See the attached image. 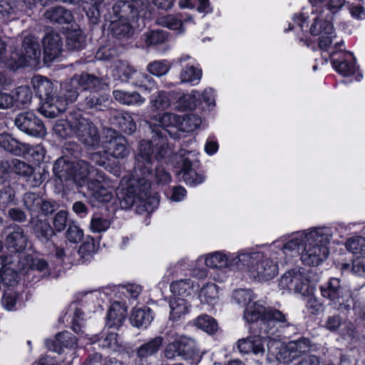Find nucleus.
<instances>
[{"label": "nucleus", "instance_id": "a211bd4d", "mask_svg": "<svg viewBox=\"0 0 365 365\" xmlns=\"http://www.w3.org/2000/svg\"><path fill=\"white\" fill-rule=\"evenodd\" d=\"M153 122L148 123L151 133L153 134L150 139L155 135V130H159L160 134L167 139L165 133L162 131L160 128H167L169 127L180 128V115L165 112L163 113H157L150 117Z\"/></svg>", "mask_w": 365, "mask_h": 365}, {"label": "nucleus", "instance_id": "473e14b6", "mask_svg": "<svg viewBox=\"0 0 365 365\" xmlns=\"http://www.w3.org/2000/svg\"><path fill=\"white\" fill-rule=\"evenodd\" d=\"M163 337L158 336L140 345L137 349V356L140 359H147L156 354L163 343Z\"/></svg>", "mask_w": 365, "mask_h": 365}, {"label": "nucleus", "instance_id": "4d7b16f0", "mask_svg": "<svg viewBox=\"0 0 365 365\" xmlns=\"http://www.w3.org/2000/svg\"><path fill=\"white\" fill-rule=\"evenodd\" d=\"M346 3V0H329L325 9L321 10V17L333 19Z\"/></svg>", "mask_w": 365, "mask_h": 365}, {"label": "nucleus", "instance_id": "774afa93", "mask_svg": "<svg viewBox=\"0 0 365 365\" xmlns=\"http://www.w3.org/2000/svg\"><path fill=\"white\" fill-rule=\"evenodd\" d=\"M78 83L73 82V78L68 83H66L64 85V89L66 93H64V97H62L63 100L68 103V102L73 103L75 101L78 96V91L76 88V86Z\"/></svg>", "mask_w": 365, "mask_h": 365}, {"label": "nucleus", "instance_id": "ea45409f", "mask_svg": "<svg viewBox=\"0 0 365 365\" xmlns=\"http://www.w3.org/2000/svg\"><path fill=\"white\" fill-rule=\"evenodd\" d=\"M202 123L201 118L195 113H189L180 115L179 130L182 132H192Z\"/></svg>", "mask_w": 365, "mask_h": 365}, {"label": "nucleus", "instance_id": "864d4df0", "mask_svg": "<svg viewBox=\"0 0 365 365\" xmlns=\"http://www.w3.org/2000/svg\"><path fill=\"white\" fill-rule=\"evenodd\" d=\"M343 270H350L352 274L357 277L365 278V257H358L352 261L351 265L343 264Z\"/></svg>", "mask_w": 365, "mask_h": 365}, {"label": "nucleus", "instance_id": "8fccbe9b", "mask_svg": "<svg viewBox=\"0 0 365 365\" xmlns=\"http://www.w3.org/2000/svg\"><path fill=\"white\" fill-rule=\"evenodd\" d=\"M195 324L196 327L208 334H214L217 331L218 325L216 320L210 316L204 314L198 317Z\"/></svg>", "mask_w": 365, "mask_h": 365}, {"label": "nucleus", "instance_id": "5fc2aeb1", "mask_svg": "<svg viewBox=\"0 0 365 365\" xmlns=\"http://www.w3.org/2000/svg\"><path fill=\"white\" fill-rule=\"evenodd\" d=\"M233 299L242 307H247L256 299V295L250 289H240L233 293Z\"/></svg>", "mask_w": 365, "mask_h": 365}, {"label": "nucleus", "instance_id": "f3484780", "mask_svg": "<svg viewBox=\"0 0 365 365\" xmlns=\"http://www.w3.org/2000/svg\"><path fill=\"white\" fill-rule=\"evenodd\" d=\"M310 341L306 338L289 341L285 347L280 351L279 355L284 363L292 361L300 358L309 351Z\"/></svg>", "mask_w": 365, "mask_h": 365}, {"label": "nucleus", "instance_id": "20e7f679", "mask_svg": "<svg viewBox=\"0 0 365 365\" xmlns=\"http://www.w3.org/2000/svg\"><path fill=\"white\" fill-rule=\"evenodd\" d=\"M31 83L36 95L42 101V114L48 118H54L66 110L67 103L61 96H56V88L50 80L37 76L32 78Z\"/></svg>", "mask_w": 365, "mask_h": 365}, {"label": "nucleus", "instance_id": "0e129e2a", "mask_svg": "<svg viewBox=\"0 0 365 365\" xmlns=\"http://www.w3.org/2000/svg\"><path fill=\"white\" fill-rule=\"evenodd\" d=\"M104 0H102L96 4H94V1L92 2L90 1L88 2H83V4H86V6H84L83 9L86 10V14L91 23H97L100 16L98 6Z\"/></svg>", "mask_w": 365, "mask_h": 365}, {"label": "nucleus", "instance_id": "b1692460", "mask_svg": "<svg viewBox=\"0 0 365 365\" xmlns=\"http://www.w3.org/2000/svg\"><path fill=\"white\" fill-rule=\"evenodd\" d=\"M333 56L331 63L335 70L340 74L349 76L354 73L356 71L355 58L349 52H343L342 56L334 58V52H331Z\"/></svg>", "mask_w": 365, "mask_h": 365}, {"label": "nucleus", "instance_id": "412c9836", "mask_svg": "<svg viewBox=\"0 0 365 365\" xmlns=\"http://www.w3.org/2000/svg\"><path fill=\"white\" fill-rule=\"evenodd\" d=\"M107 136L110 137L106 147L109 155L115 158H124L128 155V141L125 137L117 135L112 129L107 130Z\"/></svg>", "mask_w": 365, "mask_h": 365}, {"label": "nucleus", "instance_id": "338daca9", "mask_svg": "<svg viewBox=\"0 0 365 365\" xmlns=\"http://www.w3.org/2000/svg\"><path fill=\"white\" fill-rule=\"evenodd\" d=\"M66 237L70 242L78 243L83 237V231L76 225H69L66 232Z\"/></svg>", "mask_w": 365, "mask_h": 365}, {"label": "nucleus", "instance_id": "6ab92c4d", "mask_svg": "<svg viewBox=\"0 0 365 365\" xmlns=\"http://www.w3.org/2000/svg\"><path fill=\"white\" fill-rule=\"evenodd\" d=\"M12 165L14 172L24 178L31 187H38L43 182V175L26 163L14 159L12 160Z\"/></svg>", "mask_w": 365, "mask_h": 365}, {"label": "nucleus", "instance_id": "58836bf2", "mask_svg": "<svg viewBox=\"0 0 365 365\" xmlns=\"http://www.w3.org/2000/svg\"><path fill=\"white\" fill-rule=\"evenodd\" d=\"M199 298L202 302L215 304L219 298L218 287L213 283L204 285L200 292Z\"/></svg>", "mask_w": 365, "mask_h": 365}, {"label": "nucleus", "instance_id": "4c0bfd02", "mask_svg": "<svg viewBox=\"0 0 365 365\" xmlns=\"http://www.w3.org/2000/svg\"><path fill=\"white\" fill-rule=\"evenodd\" d=\"M194 287V282L189 279H186L173 282L170 284V289L173 294L186 297L191 295Z\"/></svg>", "mask_w": 365, "mask_h": 365}, {"label": "nucleus", "instance_id": "603ef678", "mask_svg": "<svg viewBox=\"0 0 365 365\" xmlns=\"http://www.w3.org/2000/svg\"><path fill=\"white\" fill-rule=\"evenodd\" d=\"M131 80L133 85L146 91H150L155 87L153 79L144 73L135 71Z\"/></svg>", "mask_w": 365, "mask_h": 365}, {"label": "nucleus", "instance_id": "c85d7f7f", "mask_svg": "<svg viewBox=\"0 0 365 365\" xmlns=\"http://www.w3.org/2000/svg\"><path fill=\"white\" fill-rule=\"evenodd\" d=\"M182 165L181 170L178 173L180 180H182L187 185L190 186H196L204 182L205 177L192 169L190 160L184 159Z\"/></svg>", "mask_w": 365, "mask_h": 365}, {"label": "nucleus", "instance_id": "e2e57ef3", "mask_svg": "<svg viewBox=\"0 0 365 365\" xmlns=\"http://www.w3.org/2000/svg\"><path fill=\"white\" fill-rule=\"evenodd\" d=\"M110 226L109 220L100 217L93 216L90 223V230L92 232H102L106 231Z\"/></svg>", "mask_w": 365, "mask_h": 365}, {"label": "nucleus", "instance_id": "79ce46f5", "mask_svg": "<svg viewBox=\"0 0 365 365\" xmlns=\"http://www.w3.org/2000/svg\"><path fill=\"white\" fill-rule=\"evenodd\" d=\"M86 38L81 31L74 30L68 34L66 47L71 51H80L85 48Z\"/></svg>", "mask_w": 365, "mask_h": 365}, {"label": "nucleus", "instance_id": "37998d69", "mask_svg": "<svg viewBox=\"0 0 365 365\" xmlns=\"http://www.w3.org/2000/svg\"><path fill=\"white\" fill-rule=\"evenodd\" d=\"M122 345L123 340L121 337L117 333L113 331L107 333L105 336L99 340V346L113 351H118Z\"/></svg>", "mask_w": 365, "mask_h": 365}, {"label": "nucleus", "instance_id": "2eb2a0df", "mask_svg": "<svg viewBox=\"0 0 365 365\" xmlns=\"http://www.w3.org/2000/svg\"><path fill=\"white\" fill-rule=\"evenodd\" d=\"M240 254H230L227 255L221 252H216L208 255L204 259L207 267L212 269H241V262H238Z\"/></svg>", "mask_w": 365, "mask_h": 365}, {"label": "nucleus", "instance_id": "13d9d810", "mask_svg": "<svg viewBox=\"0 0 365 365\" xmlns=\"http://www.w3.org/2000/svg\"><path fill=\"white\" fill-rule=\"evenodd\" d=\"M346 247L354 254H365V237L356 236L349 238L346 242Z\"/></svg>", "mask_w": 365, "mask_h": 365}, {"label": "nucleus", "instance_id": "a19ab883", "mask_svg": "<svg viewBox=\"0 0 365 365\" xmlns=\"http://www.w3.org/2000/svg\"><path fill=\"white\" fill-rule=\"evenodd\" d=\"M199 97L200 94L197 91H192L188 94H183L179 97L175 108L180 111L194 109L197 106Z\"/></svg>", "mask_w": 365, "mask_h": 365}, {"label": "nucleus", "instance_id": "5701e85b", "mask_svg": "<svg viewBox=\"0 0 365 365\" xmlns=\"http://www.w3.org/2000/svg\"><path fill=\"white\" fill-rule=\"evenodd\" d=\"M77 339L71 332L63 331L56 335L55 339H46L45 344L48 349L61 354L64 349H72L76 346Z\"/></svg>", "mask_w": 365, "mask_h": 365}, {"label": "nucleus", "instance_id": "a878e982", "mask_svg": "<svg viewBox=\"0 0 365 365\" xmlns=\"http://www.w3.org/2000/svg\"><path fill=\"white\" fill-rule=\"evenodd\" d=\"M43 16L51 23L58 24H68L73 21L71 11L63 6H58L47 9Z\"/></svg>", "mask_w": 365, "mask_h": 365}, {"label": "nucleus", "instance_id": "9d476101", "mask_svg": "<svg viewBox=\"0 0 365 365\" xmlns=\"http://www.w3.org/2000/svg\"><path fill=\"white\" fill-rule=\"evenodd\" d=\"M307 274L304 269H294L285 272L279 281L282 289L304 295L309 289Z\"/></svg>", "mask_w": 365, "mask_h": 365}, {"label": "nucleus", "instance_id": "1a4fd4ad", "mask_svg": "<svg viewBox=\"0 0 365 365\" xmlns=\"http://www.w3.org/2000/svg\"><path fill=\"white\" fill-rule=\"evenodd\" d=\"M319 290L322 297L329 300V305L341 312H347L351 309V296L346 297L342 291L341 281L339 278L331 277Z\"/></svg>", "mask_w": 365, "mask_h": 365}, {"label": "nucleus", "instance_id": "f704fd0d", "mask_svg": "<svg viewBox=\"0 0 365 365\" xmlns=\"http://www.w3.org/2000/svg\"><path fill=\"white\" fill-rule=\"evenodd\" d=\"M153 319L150 308H138L133 309L130 322L133 326L138 328H146Z\"/></svg>", "mask_w": 365, "mask_h": 365}, {"label": "nucleus", "instance_id": "c9c22d12", "mask_svg": "<svg viewBox=\"0 0 365 365\" xmlns=\"http://www.w3.org/2000/svg\"><path fill=\"white\" fill-rule=\"evenodd\" d=\"M0 147L15 155H19L28 149L26 143L18 141L8 133L0 134Z\"/></svg>", "mask_w": 365, "mask_h": 365}, {"label": "nucleus", "instance_id": "c756f323", "mask_svg": "<svg viewBox=\"0 0 365 365\" xmlns=\"http://www.w3.org/2000/svg\"><path fill=\"white\" fill-rule=\"evenodd\" d=\"M30 223L34 235L42 242H48L53 235V230L47 220L31 217Z\"/></svg>", "mask_w": 365, "mask_h": 365}, {"label": "nucleus", "instance_id": "3c124183", "mask_svg": "<svg viewBox=\"0 0 365 365\" xmlns=\"http://www.w3.org/2000/svg\"><path fill=\"white\" fill-rule=\"evenodd\" d=\"M113 71L116 76L122 80L131 79L135 71L127 61L119 60L113 64Z\"/></svg>", "mask_w": 365, "mask_h": 365}, {"label": "nucleus", "instance_id": "7ed1b4c3", "mask_svg": "<svg viewBox=\"0 0 365 365\" xmlns=\"http://www.w3.org/2000/svg\"><path fill=\"white\" fill-rule=\"evenodd\" d=\"M73 181L79 186L86 185L91 200L110 202L113 196L115 185L106 174L82 160L75 161Z\"/></svg>", "mask_w": 365, "mask_h": 365}, {"label": "nucleus", "instance_id": "a18cd8bd", "mask_svg": "<svg viewBox=\"0 0 365 365\" xmlns=\"http://www.w3.org/2000/svg\"><path fill=\"white\" fill-rule=\"evenodd\" d=\"M202 77V71L194 66H187L182 69L180 75L181 82L196 85Z\"/></svg>", "mask_w": 365, "mask_h": 365}, {"label": "nucleus", "instance_id": "052dcab7", "mask_svg": "<svg viewBox=\"0 0 365 365\" xmlns=\"http://www.w3.org/2000/svg\"><path fill=\"white\" fill-rule=\"evenodd\" d=\"M304 299L306 307L312 314H317L322 309V304L312 293L308 292L302 295Z\"/></svg>", "mask_w": 365, "mask_h": 365}, {"label": "nucleus", "instance_id": "680f3d73", "mask_svg": "<svg viewBox=\"0 0 365 365\" xmlns=\"http://www.w3.org/2000/svg\"><path fill=\"white\" fill-rule=\"evenodd\" d=\"M159 25L172 30H179L182 26V20L173 15H166L158 19Z\"/></svg>", "mask_w": 365, "mask_h": 365}, {"label": "nucleus", "instance_id": "423d86ee", "mask_svg": "<svg viewBox=\"0 0 365 365\" xmlns=\"http://www.w3.org/2000/svg\"><path fill=\"white\" fill-rule=\"evenodd\" d=\"M244 319L249 323L261 319L264 327L278 323L280 327L284 328L291 324L284 314L274 309H266L264 305L259 301L247 305L244 311Z\"/></svg>", "mask_w": 365, "mask_h": 365}, {"label": "nucleus", "instance_id": "bb28decb", "mask_svg": "<svg viewBox=\"0 0 365 365\" xmlns=\"http://www.w3.org/2000/svg\"><path fill=\"white\" fill-rule=\"evenodd\" d=\"M75 170V161H70L65 158H60L56 160L53 170L61 182L73 181V172Z\"/></svg>", "mask_w": 365, "mask_h": 365}, {"label": "nucleus", "instance_id": "0eeeda50", "mask_svg": "<svg viewBox=\"0 0 365 365\" xmlns=\"http://www.w3.org/2000/svg\"><path fill=\"white\" fill-rule=\"evenodd\" d=\"M41 56L38 42L33 36L24 38L21 52L12 51L6 61L7 67L16 70L20 67L35 65Z\"/></svg>", "mask_w": 365, "mask_h": 365}, {"label": "nucleus", "instance_id": "49530a36", "mask_svg": "<svg viewBox=\"0 0 365 365\" xmlns=\"http://www.w3.org/2000/svg\"><path fill=\"white\" fill-rule=\"evenodd\" d=\"M109 98L107 95L90 94L84 99L83 106L86 108L102 110L106 107Z\"/></svg>", "mask_w": 365, "mask_h": 365}, {"label": "nucleus", "instance_id": "e433bc0d", "mask_svg": "<svg viewBox=\"0 0 365 365\" xmlns=\"http://www.w3.org/2000/svg\"><path fill=\"white\" fill-rule=\"evenodd\" d=\"M175 98V93L173 91L168 93L160 91L156 94L153 95L150 103L155 110H163L170 106Z\"/></svg>", "mask_w": 365, "mask_h": 365}, {"label": "nucleus", "instance_id": "c03bdc74", "mask_svg": "<svg viewBox=\"0 0 365 365\" xmlns=\"http://www.w3.org/2000/svg\"><path fill=\"white\" fill-rule=\"evenodd\" d=\"M110 29L112 35L117 38L128 37L133 32L128 21L120 19L111 22Z\"/></svg>", "mask_w": 365, "mask_h": 365}, {"label": "nucleus", "instance_id": "aec40b11", "mask_svg": "<svg viewBox=\"0 0 365 365\" xmlns=\"http://www.w3.org/2000/svg\"><path fill=\"white\" fill-rule=\"evenodd\" d=\"M73 82L78 83L85 91L98 92L106 89L108 86L106 79L94 74L82 73L73 78Z\"/></svg>", "mask_w": 365, "mask_h": 365}, {"label": "nucleus", "instance_id": "cd10ccee", "mask_svg": "<svg viewBox=\"0 0 365 365\" xmlns=\"http://www.w3.org/2000/svg\"><path fill=\"white\" fill-rule=\"evenodd\" d=\"M127 316L126 308L120 302H114L108 309L106 326L109 328H119Z\"/></svg>", "mask_w": 365, "mask_h": 365}, {"label": "nucleus", "instance_id": "f03ea898", "mask_svg": "<svg viewBox=\"0 0 365 365\" xmlns=\"http://www.w3.org/2000/svg\"><path fill=\"white\" fill-rule=\"evenodd\" d=\"M329 227H319L308 232L296 233L283 247L272 251L269 256L261 252L240 253L238 262L241 269L247 267L250 276L257 281H268L278 274V262L300 254L302 262L308 266H317L325 260L329 250L328 244L332 237Z\"/></svg>", "mask_w": 365, "mask_h": 365}, {"label": "nucleus", "instance_id": "4be33fe9", "mask_svg": "<svg viewBox=\"0 0 365 365\" xmlns=\"http://www.w3.org/2000/svg\"><path fill=\"white\" fill-rule=\"evenodd\" d=\"M265 340L259 336H252L239 339L236 342V347L241 354H248L252 353L256 356H263Z\"/></svg>", "mask_w": 365, "mask_h": 365}, {"label": "nucleus", "instance_id": "7c9ffc66", "mask_svg": "<svg viewBox=\"0 0 365 365\" xmlns=\"http://www.w3.org/2000/svg\"><path fill=\"white\" fill-rule=\"evenodd\" d=\"M110 121L127 134H133L136 130V124L128 113L114 111L110 117Z\"/></svg>", "mask_w": 365, "mask_h": 365}, {"label": "nucleus", "instance_id": "39448f33", "mask_svg": "<svg viewBox=\"0 0 365 365\" xmlns=\"http://www.w3.org/2000/svg\"><path fill=\"white\" fill-rule=\"evenodd\" d=\"M73 134L86 147L96 148L100 145L101 137L97 126L83 115L79 109L71 110Z\"/></svg>", "mask_w": 365, "mask_h": 365}, {"label": "nucleus", "instance_id": "de8ad7c7", "mask_svg": "<svg viewBox=\"0 0 365 365\" xmlns=\"http://www.w3.org/2000/svg\"><path fill=\"white\" fill-rule=\"evenodd\" d=\"M143 40L148 46L162 44L168 39V34L163 30H151L143 35Z\"/></svg>", "mask_w": 365, "mask_h": 365}, {"label": "nucleus", "instance_id": "2f4dec72", "mask_svg": "<svg viewBox=\"0 0 365 365\" xmlns=\"http://www.w3.org/2000/svg\"><path fill=\"white\" fill-rule=\"evenodd\" d=\"M190 304L183 298L174 297L170 300V319L179 321L189 313Z\"/></svg>", "mask_w": 365, "mask_h": 365}, {"label": "nucleus", "instance_id": "6e6552de", "mask_svg": "<svg viewBox=\"0 0 365 365\" xmlns=\"http://www.w3.org/2000/svg\"><path fill=\"white\" fill-rule=\"evenodd\" d=\"M173 340L165 346L163 354L168 360L180 358L190 360L198 354L196 341L184 334H175Z\"/></svg>", "mask_w": 365, "mask_h": 365}, {"label": "nucleus", "instance_id": "f257e3e1", "mask_svg": "<svg viewBox=\"0 0 365 365\" xmlns=\"http://www.w3.org/2000/svg\"><path fill=\"white\" fill-rule=\"evenodd\" d=\"M155 134L152 139L140 141L133 179L123 190L120 200L122 208L135 205L136 212L140 214L152 212L158 206V197L150 192L151 181L155 180L157 183L164 185L171 180L170 175L158 164L160 161L167 162L172 150L168 139L159 130H155Z\"/></svg>", "mask_w": 365, "mask_h": 365}, {"label": "nucleus", "instance_id": "4468645a", "mask_svg": "<svg viewBox=\"0 0 365 365\" xmlns=\"http://www.w3.org/2000/svg\"><path fill=\"white\" fill-rule=\"evenodd\" d=\"M23 202L29 212L31 218L36 217L39 214L49 215L56 210L55 203L45 200L39 195L32 192L24 195Z\"/></svg>", "mask_w": 365, "mask_h": 365}, {"label": "nucleus", "instance_id": "ddd939ff", "mask_svg": "<svg viewBox=\"0 0 365 365\" xmlns=\"http://www.w3.org/2000/svg\"><path fill=\"white\" fill-rule=\"evenodd\" d=\"M15 125L20 130L31 136L41 138L46 134L43 122L33 112L19 113L15 119Z\"/></svg>", "mask_w": 365, "mask_h": 365}, {"label": "nucleus", "instance_id": "6e6d98bb", "mask_svg": "<svg viewBox=\"0 0 365 365\" xmlns=\"http://www.w3.org/2000/svg\"><path fill=\"white\" fill-rule=\"evenodd\" d=\"M345 323V318L339 313L334 312L328 315L324 321V327L327 330L335 332Z\"/></svg>", "mask_w": 365, "mask_h": 365}, {"label": "nucleus", "instance_id": "72a5a7b5", "mask_svg": "<svg viewBox=\"0 0 365 365\" xmlns=\"http://www.w3.org/2000/svg\"><path fill=\"white\" fill-rule=\"evenodd\" d=\"M113 98L121 104L127 106H140L145 99L135 91L129 92L115 90L113 92Z\"/></svg>", "mask_w": 365, "mask_h": 365}, {"label": "nucleus", "instance_id": "393cba45", "mask_svg": "<svg viewBox=\"0 0 365 365\" xmlns=\"http://www.w3.org/2000/svg\"><path fill=\"white\" fill-rule=\"evenodd\" d=\"M28 245V237L20 227L14 228L6 238V245L11 252H21Z\"/></svg>", "mask_w": 365, "mask_h": 365}, {"label": "nucleus", "instance_id": "09e8293b", "mask_svg": "<svg viewBox=\"0 0 365 365\" xmlns=\"http://www.w3.org/2000/svg\"><path fill=\"white\" fill-rule=\"evenodd\" d=\"M53 130L54 134L61 138H66L73 133L71 111L69 112V121L58 120L55 123Z\"/></svg>", "mask_w": 365, "mask_h": 365}, {"label": "nucleus", "instance_id": "dca6fc26", "mask_svg": "<svg viewBox=\"0 0 365 365\" xmlns=\"http://www.w3.org/2000/svg\"><path fill=\"white\" fill-rule=\"evenodd\" d=\"M43 46L46 61H52L58 57L63 50V41L59 33L48 29L43 38Z\"/></svg>", "mask_w": 365, "mask_h": 365}, {"label": "nucleus", "instance_id": "9b49d317", "mask_svg": "<svg viewBox=\"0 0 365 365\" xmlns=\"http://www.w3.org/2000/svg\"><path fill=\"white\" fill-rule=\"evenodd\" d=\"M149 5V0L119 1L114 4L113 11L120 19L135 21L138 16L145 14Z\"/></svg>", "mask_w": 365, "mask_h": 365}, {"label": "nucleus", "instance_id": "f8f14e48", "mask_svg": "<svg viewBox=\"0 0 365 365\" xmlns=\"http://www.w3.org/2000/svg\"><path fill=\"white\" fill-rule=\"evenodd\" d=\"M332 19L328 17H321V11L314 19L310 27V33L314 36L319 35V46L323 50H327L332 43L335 33L332 25Z\"/></svg>", "mask_w": 365, "mask_h": 365}, {"label": "nucleus", "instance_id": "69168bd1", "mask_svg": "<svg viewBox=\"0 0 365 365\" xmlns=\"http://www.w3.org/2000/svg\"><path fill=\"white\" fill-rule=\"evenodd\" d=\"M170 69V67L166 61H154L148 64V71L156 76H161L166 74Z\"/></svg>", "mask_w": 365, "mask_h": 365}, {"label": "nucleus", "instance_id": "bf43d9fd", "mask_svg": "<svg viewBox=\"0 0 365 365\" xmlns=\"http://www.w3.org/2000/svg\"><path fill=\"white\" fill-rule=\"evenodd\" d=\"M13 96L17 106L26 105L31 102L32 93L29 86H21L16 89Z\"/></svg>", "mask_w": 365, "mask_h": 365}]
</instances>
